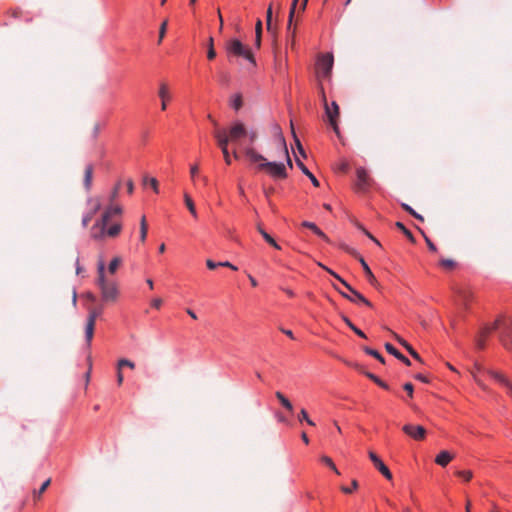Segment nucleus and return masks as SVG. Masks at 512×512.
<instances>
[{
	"instance_id": "obj_1",
	"label": "nucleus",
	"mask_w": 512,
	"mask_h": 512,
	"mask_svg": "<svg viewBox=\"0 0 512 512\" xmlns=\"http://www.w3.org/2000/svg\"><path fill=\"white\" fill-rule=\"evenodd\" d=\"M500 330V341L505 348L512 352V322L506 317H499L494 321L492 325H486L483 327L479 338L476 341V345L479 349H483L484 338L494 330Z\"/></svg>"
},
{
	"instance_id": "obj_2",
	"label": "nucleus",
	"mask_w": 512,
	"mask_h": 512,
	"mask_svg": "<svg viewBox=\"0 0 512 512\" xmlns=\"http://www.w3.org/2000/svg\"><path fill=\"white\" fill-rule=\"evenodd\" d=\"M97 285L99 286L102 298L105 301H116L118 297V288L115 282L108 281L105 277V265L100 260L97 267Z\"/></svg>"
},
{
	"instance_id": "obj_3",
	"label": "nucleus",
	"mask_w": 512,
	"mask_h": 512,
	"mask_svg": "<svg viewBox=\"0 0 512 512\" xmlns=\"http://www.w3.org/2000/svg\"><path fill=\"white\" fill-rule=\"evenodd\" d=\"M225 50L227 57L231 60L234 57H243L248 60L253 66L256 65L254 55L249 47L244 45L239 39H230L225 43Z\"/></svg>"
},
{
	"instance_id": "obj_4",
	"label": "nucleus",
	"mask_w": 512,
	"mask_h": 512,
	"mask_svg": "<svg viewBox=\"0 0 512 512\" xmlns=\"http://www.w3.org/2000/svg\"><path fill=\"white\" fill-rule=\"evenodd\" d=\"M102 312H103L102 306L89 308L87 322L85 325V339H86V344L88 347H90L93 336H94L96 320H97V318H99L102 315Z\"/></svg>"
},
{
	"instance_id": "obj_5",
	"label": "nucleus",
	"mask_w": 512,
	"mask_h": 512,
	"mask_svg": "<svg viewBox=\"0 0 512 512\" xmlns=\"http://www.w3.org/2000/svg\"><path fill=\"white\" fill-rule=\"evenodd\" d=\"M323 102L325 107V113L328 121L336 134H339L338 118L340 115L338 104L333 101L331 106L328 105L325 95L323 94Z\"/></svg>"
},
{
	"instance_id": "obj_6",
	"label": "nucleus",
	"mask_w": 512,
	"mask_h": 512,
	"mask_svg": "<svg viewBox=\"0 0 512 512\" xmlns=\"http://www.w3.org/2000/svg\"><path fill=\"white\" fill-rule=\"evenodd\" d=\"M334 58L332 54L322 55L317 62V74L319 77L328 78L330 77Z\"/></svg>"
},
{
	"instance_id": "obj_7",
	"label": "nucleus",
	"mask_w": 512,
	"mask_h": 512,
	"mask_svg": "<svg viewBox=\"0 0 512 512\" xmlns=\"http://www.w3.org/2000/svg\"><path fill=\"white\" fill-rule=\"evenodd\" d=\"M486 373L500 385L506 388L507 393L512 398V380L506 374H504L502 371L492 368L486 369Z\"/></svg>"
},
{
	"instance_id": "obj_8",
	"label": "nucleus",
	"mask_w": 512,
	"mask_h": 512,
	"mask_svg": "<svg viewBox=\"0 0 512 512\" xmlns=\"http://www.w3.org/2000/svg\"><path fill=\"white\" fill-rule=\"evenodd\" d=\"M402 431L416 441H421L426 436V429L421 425L405 424Z\"/></svg>"
},
{
	"instance_id": "obj_9",
	"label": "nucleus",
	"mask_w": 512,
	"mask_h": 512,
	"mask_svg": "<svg viewBox=\"0 0 512 512\" xmlns=\"http://www.w3.org/2000/svg\"><path fill=\"white\" fill-rule=\"evenodd\" d=\"M264 168L274 178L284 179L287 177L286 168L283 163L269 162L264 163Z\"/></svg>"
},
{
	"instance_id": "obj_10",
	"label": "nucleus",
	"mask_w": 512,
	"mask_h": 512,
	"mask_svg": "<svg viewBox=\"0 0 512 512\" xmlns=\"http://www.w3.org/2000/svg\"><path fill=\"white\" fill-rule=\"evenodd\" d=\"M247 134L248 131L246 130L244 124L241 122L234 123L227 133L231 142H237L239 139L246 137Z\"/></svg>"
},
{
	"instance_id": "obj_11",
	"label": "nucleus",
	"mask_w": 512,
	"mask_h": 512,
	"mask_svg": "<svg viewBox=\"0 0 512 512\" xmlns=\"http://www.w3.org/2000/svg\"><path fill=\"white\" fill-rule=\"evenodd\" d=\"M370 460L374 464L375 468L387 479H392V473L388 469V467L382 462V460L375 454L373 451H369L368 453Z\"/></svg>"
},
{
	"instance_id": "obj_12",
	"label": "nucleus",
	"mask_w": 512,
	"mask_h": 512,
	"mask_svg": "<svg viewBox=\"0 0 512 512\" xmlns=\"http://www.w3.org/2000/svg\"><path fill=\"white\" fill-rule=\"evenodd\" d=\"M357 181L356 188L358 191H366L371 184V178L369 177L367 171L360 167L356 171Z\"/></svg>"
},
{
	"instance_id": "obj_13",
	"label": "nucleus",
	"mask_w": 512,
	"mask_h": 512,
	"mask_svg": "<svg viewBox=\"0 0 512 512\" xmlns=\"http://www.w3.org/2000/svg\"><path fill=\"white\" fill-rule=\"evenodd\" d=\"M244 154L251 163L258 164L259 169H263L265 167L264 163H267V159L263 155L259 154L254 148H244Z\"/></svg>"
},
{
	"instance_id": "obj_14",
	"label": "nucleus",
	"mask_w": 512,
	"mask_h": 512,
	"mask_svg": "<svg viewBox=\"0 0 512 512\" xmlns=\"http://www.w3.org/2000/svg\"><path fill=\"white\" fill-rule=\"evenodd\" d=\"M123 212L122 207L119 205L110 204L104 211L100 220H102V226H107L110 219L114 216L121 215Z\"/></svg>"
},
{
	"instance_id": "obj_15",
	"label": "nucleus",
	"mask_w": 512,
	"mask_h": 512,
	"mask_svg": "<svg viewBox=\"0 0 512 512\" xmlns=\"http://www.w3.org/2000/svg\"><path fill=\"white\" fill-rule=\"evenodd\" d=\"M360 264L362 265L363 267V270L365 272V275H366V278L368 280V282L374 286V287H378L379 283L376 279V277L374 276V274L372 273L371 269L369 268L368 264L366 263V261L364 260V258L362 256H357Z\"/></svg>"
},
{
	"instance_id": "obj_16",
	"label": "nucleus",
	"mask_w": 512,
	"mask_h": 512,
	"mask_svg": "<svg viewBox=\"0 0 512 512\" xmlns=\"http://www.w3.org/2000/svg\"><path fill=\"white\" fill-rule=\"evenodd\" d=\"M104 236H106V226H102V220H99L91 228V237L94 240H101Z\"/></svg>"
},
{
	"instance_id": "obj_17",
	"label": "nucleus",
	"mask_w": 512,
	"mask_h": 512,
	"mask_svg": "<svg viewBox=\"0 0 512 512\" xmlns=\"http://www.w3.org/2000/svg\"><path fill=\"white\" fill-rule=\"evenodd\" d=\"M392 335L398 341V343L400 345H402L414 359H416L419 362H422V358L420 357V355L413 349V347L407 341H405L403 338H401L398 334H396L394 332H392Z\"/></svg>"
},
{
	"instance_id": "obj_18",
	"label": "nucleus",
	"mask_w": 512,
	"mask_h": 512,
	"mask_svg": "<svg viewBox=\"0 0 512 512\" xmlns=\"http://www.w3.org/2000/svg\"><path fill=\"white\" fill-rule=\"evenodd\" d=\"M338 281L342 283V285L352 294L354 295L360 302L364 303L365 305L371 307L372 303L366 299L361 293H359L357 290H355L350 284H348L344 279L340 278Z\"/></svg>"
},
{
	"instance_id": "obj_19",
	"label": "nucleus",
	"mask_w": 512,
	"mask_h": 512,
	"mask_svg": "<svg viewBox=\"0 0 512 512\" xmlns=\"http://www.w3.org/2000/svg\"><path fill=\"white\" fill-rule=\"evenodd\" d=\"M384 346H385L386 351L389 354L396 357L398 360L403 362L405 365H407V366L411 365V361L407 357H405L400 351H398L392 344L386 343Z\"/></svg>"
},
{
	"instance_id": "obj_20",
	"label": "nucleus",
	"mask_w": 512,
	"mask_h": 512,
	"mask_svg": "<svg viewBox=\"0 0 512 512\" xmlns=\"http://www.w3.org/2000/svg\"><path fill=\"white\" fill-rule=\"evenodd\" d=\"M158 95L162 100L161 109L164 111L167 108L166 102L170 99L169 88L166 83H161L158 91Z\"/></svg>"
},
{
	"instance_id": "obj_21",
	"label": "nucleus",
	"mask_w": 512,
	"mask_h": 512,
	"mask_svg": "<svg viewBox=\"0 0 512 512\" xmlns=\"http://www.w3.org/2000/svg\"><path fill=\"white\" fill-rule=\"evenodd\" d=\"M214 137L217 140V144L219 145L222 151L224 149H228L230 139L228 138L226 131H215Z\"/></svg>"
},
{
	"instance_id": "obj_22",
	"label": "nucleus",
	"mask_w": 512,
	"mask_h": 512,
	"mask_svg": "<svg viewBox=\"0 0 512 512\" xmlns=\"http://www.w3.org/2000/svg\"><path fill=\"white\" fill-rule=\"evenodd\" d=\"M453 459V455H451L448 451L444 450V451H441L435 458V462L442 466V467H445L446 465H448V463Z\"/></svg>"
},
{
	"instance_id": "obj_23",
	"label": "nucleus",
	"mask_w": 512,
	"mask_h": 512,
	"mask_svg": "<svg viewBox=\"0 0 512 512\" xmlns=\"http://www.w3.org/2000/svg\"><path fill=\"white\" fill-rule=\"evenodd\" d=\"M92 177H93V166L87 165L85 167V171H84V186L87 191H89L91 188Z\"/></svg>"
},
{
	"instance_id": "obj_24",
	"label": "nucleus",
	"mask_w": 512,
	"mask_h": 512,
	"mask_svg": "<svg viewBox=\"0 0 512 512\" xmlns=\"http://www.w3.org/2000/svg\"><path fill=\"white\" fill-rule=\"evenodd\" d=\"M302 226L312 230L316 235L328 241V237L313 222L304 221Z\"/></svg>"
},
{
	"instance_id": "obj_25",
	"label": "nucleus",
	"mask_w": 512,
	"mask_h": 512,
	"mask_svg": "<svg viewBox=\"0 0 512 512\" xmlns=\"http://www.w3.org/2000/svg\"><path fill=\"white\" fill-rule=\"evenodd\" d=\"M290 126H291V131H292V135H293V138L295 140V144H296V147H297V150H298V153L303 157V158H306L307 155H306V152L300 142V140L298 139L296 133H295V130H294V125H293V122L291 121L290 123Z\"/></svg>"
},
{
	"instance_id": "obj_26",
	"label": "nucleus",
	"mask_w": 512,
	"mask_h": 512,
	"mask_svg": "<svg viewBox=\"0 0 512 512\" xmlns=\"http://www.w3.org/2000/svg\"><path fill=\"white\" fill-rule=\"evenodd\" d=\"M184 201H185V205L188 208L191 215L194 218H197V211H196L194 202H193L192 198L187 193L184 194Z\"/></svg>"
},
{
	"instance_id": "obj_27",
	"label": "nucleus",
	"mask_w": 512,
	"mask_h": 512,
	"mask_svg": "<svg viewBox=\"0 0 512 512\" xmlns=\"http://www.w3.org/2000/svg\"><path fill=\"white\" fill-rule=\"evenodd\" d=\"M147 232H148V225L146 222V217L142 216L140 220V241L144 243L147 238Z\"/></svg>"
},
{
	"instance_id": "obj_28",
	"label": "nucleus",
	"mask_w": 512,
	"mask_h": 512,
	"mask_svg": "<svg viewBox=\"0 0 512 512\" xmlns=\"http://www.w3.org/2000/svg\"><path fill=\"white\" fill-rule=\"evenodd\" d=\"M364 375L367 376L370 380H372L375 384H377L378 386H380L381 388L383 389H386L388 390L389 389V386L387 383H385L384 381H382L379 377H377L376 375H374L373 373H370V372H364Z\"/></svg>"
},
{
	"instance_id": "obj_29",
	"label": "nucleus",
	"mask_w": 512,
	"mask_h": 512,
	"mask_svg": "<svg viewBox=\"0 0 512 512\" xmlns=\"http://www.w3.org/2000/svg\"><path fill=\"white\" fill-rule=\"evenodd\" d=\"M121 229H122L121 224L116 223V224L110 226L109 228L106 227V235L111 238L117 237L119 235V233L121 232Z\"/></svg>"
},
{
	"instance_id": "obj_30",
	"label": "nucleus",
	"mask_w": 512,
	"mask_h": 512,
	"mask_svg": "<svg viewBox=\"0 0 512 512\" xmlns=\"http://www.w3.org/2000/svg\"><path fill=\"white\" fill-rule=\"evenodd\" d=\"M275 396L280 401V403L283 405V407H285L290 412L293 411V406H292L291 402L281 392H279V391L276 392Z\"/></svg>"
},
{
	"instance_id": "obj_31",
	"label": "nucleus",
	"mask_w": 512,
	"mask_h": 512,
	"mask_svg": "<svg viewBox=\"0 0 512 512\" xmlns=\"http://www.w3.org/2000/svg\"><path fill=\"white\" fill-rule=\"evenodd\" d=\"M51 483V479H47L46 481L43 482V484L41 485V487L39 488V490H34L33 491V498L35 500H38L41 498V495L46 491V489L49 487Z\"/></svg>"
},
{
	"instance_id": "obj_32",
	"label": "nucleus",
	"mask_w": 512,
	"mask_h": 512,
	"mask_svg": "<svg viewBox=\"0 0 512 512\" xmlns=\"http://www.w3.org/2000/svg\"><path fill=\"white\" fill-rule=\"evenodd\" d=\"M121 263H122V259L120 257H118V256L114 257L108 266L109 273L114 274L117 271V269L119 268V266L121 265Z\"/></svg>"
},
{
	"instance_id": "obj_33",
	"label": "nucleus",
	"mask_w": 512,
	"mask_h": 512,
	"mask_svg": "<svg viewBox=\"0 0 512 512\" xmlns=\"http://www.w3.org/2000/svg\"><path fill=\"white\" fill-rule=\"evenodd\" d=\"M207 47H208L207 58L209 60H213L216 57V51L214 49V39H213V37H209Z\"/></svg>"
},
{
	"instance_id": "obj_34",
	"label": "nucleus",
	"mask_w": 512,
	"mask_h": 512,
	"mask_svg": "<svg viewBox=\"0 0 512 512\" xmlns=\"http://www.w3.org/2000/svg\"><path fill=\"white\" fill-rule=\"evenodd\" d=\"M342 319L343 321L348 325V327L353 330L358 336L362 337V338H366V335L360 330L358 329L351 321L348 317L346 316H342Z\"/></svg>"
},
{
	"instance_id": "obj_35",
	"label": "nucleus",
	"mask_w": 512,
	"mask_h": 512,
	"mask_svg": "<svg viewBox=\"0 0 512 512\" xmlns=\"http://www.w3.org/2000/svg\"><path fill=\"white\" fill-rule=\"evenodd\" d=\"M143 183L144 185H150L151 188L154 190V192L158 193L159 192V184H158V181L156 178H153V177H144L143 179Z\"/></svg>"
},
{
	"instance_id": "obj_36",
	"label": "nucleus",
	"mask_w": 512,
	"mask_h": 512,
	"mask_svg": "<svg viewBox=\"0 0 512 512\" xmlns=\"http://www.w3.org/2000/svg\"><path fill=\"white\" fill-rule=\"evenodd\" d=\"M396 227L403 232V234L411 241L412 243H415V238L413 234L408 230L403 223L396 222Z\"/></svg>"
},
{
	"instance_id": "obj_37",
	"label": "nucleus",
	"mask_w": 512,
	"mask_h": 512,
	"mask_svg": "<svg viewBox=\"0 0 512 512\" xmlns=\"http://www.w3.org/2000/svg\"><path fill=\"white\" fill-rule=\"evenodd\" d=\"M298 2H299V0H293L292 1L291 7H290V11H289L288 26H287L288 31L291 30V25H292L293 17L295 15V11H296V7H297Z\"/></svg>"
},
{
	"instance_id": "obj_38",
	"label": "nucleus",
	"mask_w": 512,
	"mask_h": 512,
	"mask_svg": "<svg viewBox=\"0 0 512 512\" xmlns=\"http://www.w3.org/2000/svg\"><path fill=\"white\" fill-rule=\"evenodd\" d=\"M321 461H322L325 465H327L331 470H333L337 475H339V474H340V472L338 471L337 467L335 466V464H334L333 460H332L330 457H328V456H326V455H323V456L321 457Z\"/></svg>"
},
{
	"instance_id": "obj_39",
	"label": "nucleus",
	"mask_w": 512,
	"mask_h": 512,
	"mask_svg": "<svg viewBox=\"0 0 512 512\" xmlns=\"http://www.w3.org/2000/svg\"><path fill=\"white\" fill-rule=\"evenodd\" d=\"M440 266L445 270H453L456 266V262L452 259H441Z\"/></svg>"
},
{
	"instance_id": "obj_40",
	"label": "nucleus",
	"mask_w": 512,
	"mask_h": 512,
	"mask_svg": "<svg viewBox=\"0 0 512 512\" xmlns=\"http://www.w3.org/2000/svg\"><path fill=\"white\" fill-rule=\"evenodd\" d=\"M363 349H364V351H365L368 355H370V356H372V357L376 358L377 360H379V361H380L381 363H383V364L385 363V360H384L383 356H382L378 351H376V350H374V349H371V348H369V347H364Z\"/></svg>"
},
{
	"instance_id": "obj_41",
	"label": "nucleus",
	"mask_w": 512,
	"mask_h": 512,
	"mask_svg": "<svg viewBox=\"0 0 512 512\" xmlns=\"http://www.w3.org/2000/svg\"><path fill=\"white\" fill-rule=\"evenodd\" d=\"M402 208L408 212L410 215H412L413 217H415L416 219L420 220V221H424V218L423 216H421L420 214H418L415 210H413V208H411L408 204L406 203H402Z\"/></svg>"
},
{
	"instance_id": "obj_42",
	"label": "nucleus",
	"mask_w": 512,
	"mask_h": 512,
	"mask_svg": "<svg viewBox=\"0 0 512 512\" xmlns=\"http://www.w3.org/2000/svg\"><path fill=\"white\" fill-rule=\"evenodd\" d=\"M123 367H129L130 369H134L135 364H134V362L123 358L118 361L117 369L121 370Z\"/></svg>"
},
{
	"instance_id": "obj_43",
	"label": "nucleus",
	"mask_w": 512,
	"mask_h": 512,
	"mask_svg": "<svg viewBox=\"0 0 512 512\" xmlns=\"http://www.w3.org/2000/svg\"><path fill=\"white\" fill-rule=\"evenodd\" d=\"M280 142H281V145L283 147V150H284V154L286 156V159H287V164L290 168H292L293 164H292V161L289 157V153H288V149H287V146H286V142H285V139L284 137L282 136V134H280Z\"/></svg>"
},
{
	"instance_id": "obj_44",
	"label": "nucleus",
	"mask_w": 512,
	"mask_h": 512,
	"mask_svg": "<svg viewBox=\"0 0 512 512\" xmlns=\"http://www.w3.org/2000/svg\"><path fill=\"white\" fill-rule=\"evenodd\" d=\"M242 97L240 94H236L231 100V105L235 110H239L242 107Z\"/></svg>"
},
{
	"instance_id": "obj_45",
	"label": "nucleus",
	"mask_w": 512,
	"mask_h": 512,
	"mask_svg": "<svg viewBox=\"0 0 512 512\" xmlns=\"http://www.w3.org/2000/svg\"><path fill=\"white\" fill-rule=\"evenodd\" d=\"M333 288L335 290H337L344 298H346L347 300L351 301V302H356V301H359L354 295H349V292H343L337 285L333 284L332 285Z\"/></svg>"
},
{
	"instance_id": "obj_46",
	"label": "nucleus",
	"mask_w": 512,
	"mask_h": 512,
	"mask_svg": "<svg viewBox=\"0 0 512 512\" xmlns=\"http://www.w3.org/2000/svg\"><path fill=\"white\" fill-rule=\"evenodd\" d=\"M456 475L467 482L470 481L473 477V473L470 470L457 471Z\"/></svg>"
},
{
	"instance_id": "obj_47",
	"label": "nucleus",
	"mask_w": 512,
	"mask_h": 512,
	"mask_svg": "<svg viewBox=\"0 0 512 512\" xmlns=\"http://www.w3.org/2000/svg\"><path fill=\"white\" fill-rule=\"evenodd\" d=\"M266 26H267V30L271 31V29H272V5L271 4L269 5L267 12H266Z\"/></svg>"
},
{
	"instance_id": "obj_48",
	"label": "nucleus",
	"mask_w": 512,
	"mask_h": 512,
	"mask_svg": "<svg viewBox=\"0 0 512 512\" xmlns=\"http://www.w3.org/2000/svg\"><path fill=\"white\" fill-rule=\"evenodd\" d=\"M262 237L265 239L267 243H269L271 246H273L276 249H281V247L276 243V241L267 233L262 232Z\"/></svg>"
},
{
	"instance_id": "obj_49",
	"label": "nucleus",
	"mask_w": 512,
	"mask_h": 512,
	"mask_svg": "<svg viewBox=\"0 0 512 512\" xmlns=\"http://www.w3.org/2000/svg\"><path fill=\"white\" fill-rule=\"evenodd\" d=\"M168 21L164 20L160 25L158 43H161L167 31Z\"/></svg>"
},
{
	"instance_id": "obj_50",
	"label": "nucleus",
	"mask_w": 512,
	"mask_h": 512,
	"mask_svg": "<svg viewBox=\"0 0 512 512\" xmlns=\"http://www.w3.org/2000/svg\"><path fill=\"white\" fill-rule=\"evenodd\" d=\"M119 189H120V183H118L114 189L112 190L111 194H110V197H109V201H110V204H113V202L116 200V198L118 197V194H119Z\"/></svg>"
},
{
	"instance_id": "obj_51",
	"label": "nucleus",
	"mask_w": 512,
	"mask_h": 512,
	"mask_svg": "<svg viewBox=\"0 0 512 512\" xmlns=\"http://www.w3.org/2000/svg\"><path fill=\"white\" fill-rule=\"evenodd\" d=\"M351 484H352V488L342 486L341 491L343 493L350 494V493H352L353 490L358 488V482L356 480H353Z\"/></svg>"
},
{
	"instance_id": "obj_52",
	"label": "nucleus",
	"mask_w": 512,
	"mask_h": 512,
	"mask_svg": "<svg viewBox=\"0 0 512 512\" xmlns=\"http://www.w3.org/2000/svg\"><path fill=\"white\" fill-rule=\"evenodd\" d=\"M421 233L423 234L424 238H425V241H426V244L429 248L430 251L432 252H436L437 251V248L436 246L434 245V243L424 234L423 231H421Z\"/></svg>"
},
{
	"instance_id": "obj_53",
	"label": "nucleus",
	"mask_w": 512,
	"mask_h": 512,
	"mask_svg": "<svg viewBox=\"0 0 512 512\" xmlns=\"http://www.w3.org/2000/svg\"><path fill=\"white\" fill-rule=\"evenodd\" d=\"M296 165L300 168V170L306 175V174H309V170L308 168L303 164V162L298 158L296 157Z\"/></svg>"
},
{
	"instance_id": "obj_54",
	"label": "nucleus",
	"mask_w": 512,
	"mask_h": 512,
	"mask_svg": "<svg viewBox=\"0 0 512 512\" xmlns=\"http://www.w3.org/2000/svg\"><path fill=\"white\" fill-rule=\"evenodd\" d=\"M403 388L407 392L408 396L410 398H412L413 397V391H414L413 385L411 383H405Z\"/></svg>"
},
{
	"instance_id": "obj_55",
	"label": "nucleus",
	"mask_w": 512,
	"mask_h": 512,
	"mask_svg": "<svg viewBox=\"0 0 512 512\" xmlns=\"http://www.w3.org/2000/svg\"><path fill=\"white\" fill-rule=\"evenodd\" d=\"M198 172H199L198 165L197 164L191 165V167H190V176H191L192 180L195 179V177L198 174Z\"/></svg>"
},
{
	"instance_id": "obj_56",
	"label": "nucleus",
	"mask_w": 512,
	"mask_h": 512,
	"mask_svg": "<svg viewBox=\"0 0 512 512\" xmlns=\"http://www.w3.org/2000/svg\"><path fill=\"white\" fill-rule=\"evenodd\" d=\"M255 35H262V21L260 19L257 20L255 25Z\"/></svg>"
},
{
	"instance_id": "obj_57",
	"label": "nucleus",
	"mask_w": 512,
	"mask_h": 512,
	"mask_svg": "<svg viewBox=\"0 0 512 512\" xmlns=\"http://www.w3.org/2000/svg\"><path fill=\"white\" fill-rule=\"evenodd\" d=\"M246 137L249 138L251 143H254L258 137V134L256 131H248V134L246 135Z\"/></svg>"
},
{
	"instance_id": "obj_58",
	"label": "nucleus",
	"mask_w": 512,
	"mask_h": 512,
	"mask_svg": "<svg viewBox=\"0 0 512 512\" xmlns=\"http://www.w3.org/2000/svg\"><path fill=\"white\" fill-rule=\"evenodd\" d=\"M92 218H93V213L86 214L82 219L83 226L86 227L88 225V223L92 220Z\"/></svg>"
},
{
	"instance_id": "obj_59",
	"label": "nucleus",
	"mask_w": 512,
	"mask_h": 512,
	"mask_svg": "<svg viewBox=\"0 0 512 512\" xmlns=\"http://www.w3.org/2000/svg\"><path fill=\"white\" fill-rule=\"evenodd\" d=\"M151 305L152 307L156 308V309H159L162 305V299L161 298H154L152 301H151Z\"/></svg>"
},
{
	"instance_id": "obj_60",
	"label": "nucleus",
	"mask_w": 512,
	"mask_h": 512,
	"mask_svg": "<svg viewBox=\"0 0 512 512\" xmlns=\"http://www.w3.org/2000/svg\"><path fill=\"white\" fill-rule=\"evenodd\" d=\"M308 414L306 412L305 409H301L299 415H298V420L301 422V421H305V420H308Z\"/></svg>"
},
{
	"instance_id": "obj_61",
	"label": "nucleus",
	"mask_w": 512,
	"mask_h": 512,
	"mask_svg": "<svg viewBox=\"0 0 512 512\" xmlns=\"http://www.w3.org/2000/svg\"><path fill=\"white\" fill-rule=\"evenodd\" d=\"M218 265L220 267H227V268H230L232 270H237V267L234 266L232 263L228 262V261H225V262H218Z\"/></svg>"
},
{
	"instance_id": "obj_62",
	"label": "nucleus",
	"mask_w": 512,
	"mask_h": 512,
	"mask_svg": "<svg viewBox=\"0 0 512 512\" xmlns=\"http://www.w3.org/2000/svg\"><path fill=\"white\" fill-rule=\"evenodd\" d=\"M306 176L311 180L312 184L315 187H318L320 185L319 181L317 180V178L311 172H309V174H306Z\"/></svg>"
},
{
	"instance_id": "obj_63",
	"label": "nucleus",
	"mask_w": 512,
	"mask_h": 512,
	"mask_svg": "<svg viewBox=\"0 0 512 512\" xmlns=\"http://www.w3.org/2000/svg\"><path fill=\"white\" fill-rule=\"evenodd\" d=\"M206 265H207L208 269H211V270H213V269H215V268H217V267H220V266L218 265V262L216 263V262H214V261H212V260H210V259H208V260L206 261Z\"/></svg>"
},
{
	"instance_id": "obj_64",
	"label": "nucleus",
	"mask_w": 512,
	"mask_h": 512,
	"mask_svg": "<svg viewBox=\"0 0 512 512\" xmlns=\"http://www.w3.org/2000/svg\"><path fill=\"white\" fill-rule=\"evenodd\" d=\"M222 153H223L224 160H225L226 164L230 165L231 164V158H230V154H229L228 149H224L222 151Z\"/></svg>"
}]
</instances>
